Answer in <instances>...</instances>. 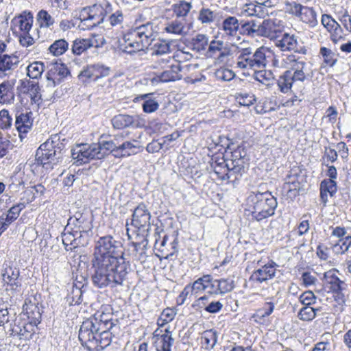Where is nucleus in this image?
<instances>
[{"mask_svg":"<svg viewBox=\"0 0 351 351\" xmlns=\"http://www.w3.org/2000/svg\"><path fill=\"white\" fill-rule=\"evenodd\" d=\"M324 282L326 285H330L329 289L332 292L341 291L343 286L345 285L344 282L341 280L333 271H328L324 274Z\"/></svg>","mask_w":351,"mask_h":351,"instance_id":"obj_35","label":"nucleus"},{"mask_svg":"<svg viewBox=\"0 0 351 351\" xmlns=\"http://www.w3.org/2000/svg\"><path fill=\"white\" fill-rule=\"evenodd\" d=\"M351 246V235L346 236L331 245L332 250L335 254H343L347 252Z\"/></svg>","mask_w":351,"mask_h":351,"instance_id":"obj_41","label":"nucleus"},{"mask_svg":"<svg viewBox=\"0 0 351 351\" xmlns=\"http://www.w3.org/2000/svg\"><path fill=\"white\" fill-rule=\"evenodd\" d=\"M93 284L98 288L122 285L130 271V263L123 256L121 243L111 235L96 242L91 260Z\"/></svg>","mask_w":351,"mask_h":351,"instance_id":"obj_1","label":"nucleus"},{"mask_svg":"<svg viewBox=\"0 0 351 351\" xmlns=\"http://www.w3.org/2000/svg\"><path fill=\"white\" fill-rule=\"evenodd\" d=\"M154 345L156 351H171V347L174 343V339L172 337L169 328H166L165 333L154 335Z\"/></svg>","mask_w":351,"mask_h":351,"instance_id":"obj_24","label":"nucleus"},{"mask_svg":"<svg viewBox=\"0 0 351 351\" xmlns=\"http://www.w3.org/2000/svg\"><path fill=\"white\" fill-rule=\"evenodd\" d=\"M25 208L24 203H19L12 206L8 211L5 219L7 222L11 224L14 222L20 215L21 212Z\"/></svg>","mask_w":351,"mask_h":351,"instance_id":"obj_48","label":"nucleus"},{"mask_svg":"<svg viewBox=\"0 0 351 351\" xmlns=\"http://www.w3.org/2000/svg\"><path fill=\"white\" fill-rule=\"evenodd\" d=\"M276 45L282 51H293L302 53H305L306 51L305 49L298 47L297 40L293 35L287 33L284 34L280 39L276 40Z\"/></svg>","mask_w":351,"mask_h":351,"instance_id":"obj_23","label":"nucleus"},{"mask_svg":"<svg viewBox=\"0 0 351 351\" xmlns=\"http://www.w3.org/2000/svg\"><path fill=\"white\" fill-rule=\"evenodd\" d=\"M217 341V332L213 330H205L201 337V343L208 350H212Z\"/></svg>","mask_w":351,"mask_h":351,"instance_id":"obj_39","label":"nucleus"},{"mask_svg":"<svg viewBox=\"0 0 351 351\" xmlns=\"http://www.w3.org/2000/svg\"><path fill=\"white\" fill-rule=\"evenodd\" d=\"M176 313L174 309L171 308H167L164 309L158 319V324L160 326L165 325L166 324L171 322L175 316Z\"/></svg>","mask_w":351,"mask_h":351,"instance_id":"obj_52","label":"nucleus"},{"mask_svg":"<svg viewBox=\"0 0 351 351\" xmlns=\"http://www.w3.org/2000/svg\"><path fill=\"white\" fill-rule=\"evenodd\" d=\"M223 306V304L220 301H212L204 307V311L211 314H215L220 312Z\"/></svg>","mask_w":351,"mask_h":351,"instance_id":"obj_63","label":"nucleus"},{"mask_svg":"<svg viewBox=\"0 0 351 351\" xmlns=\"http://www.w3.org/2000/svg\"><path fill=\"white\" fill-rule=\"evenodd\" d=\"M338 158L337 152L332 148L325 147L324 155L322 156V165L328 164V162H335Z\"/></svg>","mask_w":351,"mask_h":351,"instance_id":"obj_59","label":"nucleus"},{"mask_svg":"<svg viewBox=\"0 0 351 351\" xmlns=\"http://www.w3.org/2000/svg\"><path fill=\"white\" fill-rule=\"evenodd\" d=\"M151 214L145 204H139L134 210L131 225L136 228L132 244L135 250L144 252L148 244L149 231L150 230Z\"/></svg>","mask_w":351,"mask_h":351,"instance_id":"obj_6","label":"nucleus"},{"mask_svg":"<svg viewBox=\"0 0 351 351\" xmlns=\"http://www.w3.org/2000/svg\"><path fill=\"white\" fill-rule=\"evenodd\" d=\"M298 18L302 22H317L315 11L312 8L306 6H303L300 10Z\"/></svg>","mask_w":351,"mask_h":351,"instance_id":"obj_49","label":"nucleus"},{"mask_svg":"<svg viewBox=\"0 0 351 351\" xmlns=\"http://www.w3.org/2000/svg\"><path fill=\"white\" fill-rule=\"evenodd\" d=\"M172 61L173 60L169 54L156 56L154 61L153 67L155 69L161 68L162 69L169 66Z\"/></svg>","mask_w":351,"mask_h":351,"instance_id":"obj_56","label":"nucleus"},{"mask_svg":"<svg viewBox=\"0 0 351 351\" xmlns=\"http://www.w3.org/2000/svg\"><path fill=\"white\" fill-rule=\"evenodd\" d=\"M191 7V3L181 1L180 3L174 5L173 12L178 17L185 16Z\"/></svg>","mask_w":351,"mask_h":351,"instance_id":"obj_55","label":"nucleus"},{"mask_svg":"<svg viewBox=\"0 0 351 351\" xmlns=\"http://www.w3.org/2000/svg\"><path fill=\"white\" fill-rule=\"evenodd\" d=\"M45 66L41 62H34L27 67V75L32 79H38L44 71Z\"/></svg>","mask_w":351,"mask_h":351,"instance_id":"obj_46","label":"nucleus"},{"mask_svg":"<svg viewBox=\"0 0 351 351\" xmlns=\"http://www.w3.org/2000/svg\"><path fill=\"white\" fill-rule=\"evenodd\" d=\"M153 95V93L142 94L134 99L135 101H138L140 99L143 101L142 108L145 113H152L159 108L158 102L152 97Z\"/></svg>","mask_w":351,"mask_h":351,"instance_id":"obj_33","label":"nucleus"},{"mask_svg":"<svg viewBox=\"0 0 351 351\" xmlns=\"http://www.w3.org/2000/svg\"><path fill=\"white\" fill-rule=\"evenodd\" d=\"M271 51L267 47H261L253 51L250 47V55L252 61H256L254 66V71L265 69L268 62L267 58L270 57Z\"/></svg>","mask_w":351,"mask_h":351,"instance_id":"obj_21","label":"nucleus"},{"mask_svg":"<svg viewBox=\"0 0 351 351\" xmlns=\"http://www.w3.org/2000/svg\"><path fill=\"white\" fill-rule=\"evenodd\" d=\"M318 308H313L311 306H304L300 309L298 317L304 322L312 321L315 317Z\"/></svg>","mask_w":351,"mask_h":351,"instance_id":"obj_45","label":"nucleus"},{"mask_svg":"<svg viewBox=\"0 0 351 351\" xmlns=\"http://www.w3.org/2000/svg\"><path fill=\"white\" fill-rule=\"evenodd\" d=\"M38 305V301L34 295H31L25 300L23 311L31 326H37L40 322L41 313Z\"/></svg>","mask_w":351,"mask_h":351,"instance_id":"obj_16","label":"nucleus"},{"mask_svg":"<svg viewBox=\"0 0 351 351\" xmlns=\"http://www.w3.org/2000/svg\"><path fill=\"white\" fill-rule=\"evenodd\" d=\"M184 66L179 62L171 63L169 66L162 69L163 71L156 75L152 79L153 84L176 81L182 78L181 72Z\"/></svg>","mask_w":351,"mask_h":351,"instance_id":"obj_15","label":"nucleus"},{"mask_svg":"<svg viewBox=\"0 0 351 351\" xmlns=\"http://www.w3.org/2000/svg\"><path fill=\"white\" fill-rule=\"evenodd\" d=\"M19 276V269L16 267H8L2 274L3 281L9 285L13 290H17L21 287Z\"/></svg>","mask_w":351,"mask_h":351,"instance_id":"obj_29","label":"nucleus"},{"mask_svg":"<svg viewBox=\"0 0 351 351\" xmlns=\"http://www.w3.org/2000/svg\"><path fill=\"white\" fill-rule=\"evenodd\" d=\"M165 29L169 33L185 36L192 30V23H170Z\"/></svg>","mask_w":351,"mask_h":351,"instance_id":"obj_40","label":"nucleus"},{"mask_svg":"<svg viewBox=\"0 0 351 351\" xmlns=\"http://www.w3.org/2000/svg\"><path fill=\"white\" fill-rule=\"evenodd\" d=\"M328 32H330L331 40L337 43L343 38L346 34L340 23H322Z\"/></svg>","mask_w":351,"mask_h":351,"instance_id":"obj_42","label":"nucleus"},{"mask_svg":"<svg viewBox=\"0 0 351 351\" xmlns=\"http://www.w3.org/2000/svg\"><path fill=\"white\" fill-rule=\"evenodd\" d=\"M320 201L324 206L328 202V197H334L337 192V183L332 179H324L319 185Z\"/></svg>","mask_w":351,"mask_h":351,"instance_id":"obj_22","label":"nucleus"},{"mask_svg":"<svg viewBox=\"0 0 351 351\" xmlns=\"http://www.w3.org/2000/svg\"><path fill=\"white\" fill-rule=\"evenodd\" d=\"M14 34L19 38L23 47H29L34 43V37L38 34V27L32 29V23H14L11 27Z\"/></svg>","mask_w":351,"mask_h":351,"instance_id":"obj_12","label":"nucleus"},{"mask_svg":"<svg viewBox=\"0 0 351 351\" xmlns=\"http://www.w3.org/2000/svg\"><path fill=\"white\" fill-rule=\"evenodd\" d=\"M91 38H76L72 45V52L81 55L91 47L98 48L104 45L105 39L101 34H91Z\"/></svg>","mask_w":351,"mask_h":351,"instance_id":"obj_13","label":"nucleus"},{"mask_svg":"<svg viewBox=\"0 0 351 351\" xmlns=\"http://www.w3.org/2000/svg\"><path fill=\"white\" fill-rule=\"evenodd\" d=\"M150 24H143L124 36L123 51L132 54L151 46L150 53L153 56H162L171 53L169 42L164 40H154L152 38L153 33L149 27Z\"/></svg>","mask_w":351,"mask_h":351,"instance_id":"obj_3","label":"nucleus"},{"mask_svg":"<svg viewBox=\"0 0 351 351\" xmlns=\"http://www.w3.org/2000/svg\"><path fill=\"white\" fill-rule=\"evenodd\" d=\"M32 112L21 113L16 116L15 126L19 132L27 133L32 126Z\"/></svg>","mask_w":351,"mask_h":351,"instance_id":"obj_32","label":"nucleus"},{"mask_svg":"<svg viewBox=\"0 0 351 351\" xmlns=\"http://www.w3.org/2000/svg\"><path fill=\"white\" fill-rule=\"evenodd\" d=\"M84 285L80 282H74L69 290V293L66 297V302L69 305H78L82 302Z\"/></svg>","mask_w":351,"mask_h":351,"instance_id":"obj_28","label":"nucleus"},{"mask_svg":"<svg viewBox=\"0 0 351 351\" xmlns=\"http://www.w3.org/2000/svg\"><path fill=\"white\" fill-rule=\"evenodd\" d=\"M116 329H119L118 320L112 313L97 311L82 322L79 340L88 351H101L110 346Z\"/></svg>","mask_w":351,"mask_h":351,"instance_id":"obj_2","label":"nucleus"},{"mask_svg":"<svg viewBox=\"0 0 351 351\" xmlns=\"http://www.w3.org/2000/svg\"><path fill=\"white\" fill-rule=\"evenodd\" d=\"M242 28L250 36H261L271 39L276 38L280 32L276 23H242Z\"/></svg>","mask_w":351,"mask_h":351,"instance_id":"obj_11","label":"nucleus"},{"mask_svg":"<svg viewBox=\"0 0 351 351\" xmlns=\"http://www.w3.org/2000/svg\"><path fill=\"white\" fill-rule=\"evenodd\" d=\"M277 267L278 265L275 262L270 261L268 263L254 270L249 280L254 285L267 282L274 278Z\"/></svg>","mask_w":351,"mask_h":351,"instance_id":"obj_14","label":"nucleus"},{"mask_svg":"<svg viewBox=\"0 0 351 351\" xmlns=\"http://www.w3.org/2000/svg\"><path fill=\"white\" fill-rule=\"evenodd\" d=\"M301 280L302 281V285L306 287L315 285L317 281V278L315 274H312L309 271L304 272L302 274Z\"/></svg>","mask_w":351,"mask_h":351,"instance_id":"obj_61","label":"nucleus"},{"mask_svg":"<svg viewBox=\"0 0 351 351\" xmlns=\"http://www.w3.org/2000/svg\"><path fill=\"white\" fill-rule=\"evenodd\" d=\"M198 18L202 22H238L233 16L223 19L222 12L219 10L204 8L200 10Z\"/></svg>","mask_w":351,"mask_h":351,"instance_id":"obj_20","label":"nucleus"},{"mask_svg":"<svg viewBox=\"0 0 351 351\" xmlns=\"http://www.w3.org/2000/svg\"><path fill=\"white\" fill-rule=\"evenodd\" d=\"M221 25L223 30L226 36L229 37H236L239 38L238 36L239 23H219Z\"/></svg>","mask_w":351,"mask_h":351,"instance_id":"obj_57","label":"nucleus"},{"mask_svg":"<svg viewBox=\"0 0 351 351\" xmlns=\"http://www.w3.org/2000/svg\"><path fill=\"white\" fill-rule=\"evenodd\" d=\"M109 72V67L97 63L90 64L84 67L80 73V76L87 79L97 80L99 78L108 75Z\"/></svg>","mask_w":351,"mask_h":351,"instance_id":"obj_19","label":"nucleus"},{"mask_svg":"<svg viewBox=\"0 0 351 351\" xmlns=\"http://www.w3.org/2000/svg\"><path fill=\"white\" fill-rule=\"evenodd\" d=\"M178 235L175 232L165 234L162 239L158 234L155 235L154 250L156 255L160 259H168L178 252Z\"/></svg>","mask_w":351,"mask_h":351,"instance_id":"obj_9","label":"nucleus"},{"mask_svg":"<svg viewBox=\"0 0 351 351\" xmlns=\"http://www.w3.org/2000/svg\"><path fill=\"white\" fill-rule=\"evenodd\" d=\"M250 55V47H238L237 66L241 69L252 70L254 71L253 65L255 64L256 61H252Z\"/></svg>","mask_w":351,"mask_h":351,"instance_id":"obj_25","label":"nucleus"},{"mask_svg":"<svg viewBox=\"0 0 351 351\" xmlns=\"http://www.w3.org/2000/svg\"><path fill=\"white\" fill-rule=\"evenodd\" d=\"M138 116H130L128 114H119L114 116L112 120V124L114 128L121 130L130 126L134 125Z\"/></svg>","mask_w":351,"mask_h":351,"instance_id":"obj_30","label":"nucleus"},{"mask_svg":"<svg viewBox=\"0 0 351 351\" xmlns=\"http://www.w3.org/2000/svg\"><path fill=\"white\" fill-rule=\"evenodd\" d=\"M84 219L82 215H80V217L77 216L70 217L68 220L65 230L69 231V230L75 232L77 234H80V237H82V232H86V230L82 226Z\"/></svg>","mask_w":351,"mask_h":351,"instance_id":"obj_38","label":"nucleus"},{"mask_svg":"<svg viewBox=\"0 0 351 351\" xmlns=\"http://www.w3.org/2000/svg\"><path fill=\"white\" fill-rule=\"evenodd\" d=\"M49 71L50 72V75H54L60 77V82L69 73L68 69L64 64L57 62L51 66Z\"/></svg>","mask_w":351,"mask_h":351,"instance_id":"obj_53","label":"nucleus"},{"mask_svg":"<svg viewBox=\"0 0 351 351\" xmlns=\"http://www.w3.org/2000/svg\"><path fill=\"white\" fill-rule=\"evenodd\" d=\"M300 182L296 175L288 174L282 186L283 193L289 198L293 199L298 195Z\"/></svg>","mask_w":351,"mask_h":351,"instance_id":"obj_27","label":"nucleus"},{"mask_svg":"<svg viewBox=\"0 0 351 351\" xmlns=\"http://www.w3.org/2000/svg\"><path fill=\"white\" fill-rule=\"evenodd\" d=\"M223 43L221 40H212L207 51V56L210 58H217L219 61H223L228 55L226 50L223 49Z\"/></svg>","mask_w":351,"mask_h":351,"instance_id":"obj_31","label":"nucleus"},{"mask_svg":"<svg viewBox=\"0 0 351 351\" xmlns=\"http://www.w3.org/2000/svg\"><path fill=\"white\" fill-rule=\"evenodd\" d=\"M98 147L95 143L77 145L71 150L72 158L77 165L85 164L94 159L99 160Z\"/></svg>","mask_w":351,"mask_h":351,"instance_id":"obj_10","label":"nucleus"},{"mask_svg":"<svg viewBox=\"0 0 351 351\" xmlns=\"http://www.w3.org/2000/svg\"><path fill=\"white\" fill-rule=\"evenodd\" d=\"M106 12L104 8L99 5H93L91 7L84 8L80 12L78 19L81 22L86 21H95L96 22H104Z\"/></svg>","mask_w":351,"mask_h":351,"instance_id":"obj_18","label":"nucleus"},{"mask_svg":"<svg viewBox=\"0 0 351 351\" xmlns=\"http://www.w3.org/2000/svg\"><path fill=\"white\" fill-rule=\"evenodd\" d=\"M98 147L97 152L99 159L104 158L106 156L111 153L115 157V151L117 149V141H115V137L112 141H102L97 143Z\"/></svg>","mask_w":351,"mask_h":351,"instance_id":"obj_36","label":"nucleus"},{"mask_svg":"<svg viewBox=\"0 0 351 351\" xmlns=\"http://www.w3.org/2000/svg\"><path fill=\"white\" fill-rule=\"evenodd\" d=\"M275 304L273 302H266L264 306L253 315V318L257 322L261 323L264 318L269 316L274 311Z\"/></svg>","mask_w":351,"mask_h":351,"instance_id":"obj_44","label":"nucleus"},{"mask_svg":"<svg viewBox=\"0 0 351 351\" xmlns=\"http://www.w3.org/2000/svg\"><path fill=\"white\" fill-rule=\"evenodd\" d=\"M237 99L240 105L244 106H250L254 104L256 101L255 97L254 95L250 94H239L237 97Z\"/></svg>","mask_w":351,"mask_h":351,"instance_id":"obj_62","label":"nucleus"},{"mask_svg":"<svg viewBox=\"0 0 351 351\" xmlns=\"http://www.w3.org/2000/svg\"><path fill=\"white\" fill-rule=\"evenodd\" d=\"M69 44L64 39L56 40L49 47L50 53L53 56H58L63 54L68 49Z\"/></svg>","mask_w":351,"mask_h":351,"instance_id":"obj_47","label":"nucleus"},{"mask_svg":"<svg viewBox=\"0 0 351 351\" xmlns=\"http://www.w3.org/2000/svg\"><path fill=\"white\" fill-rule=\"evenodd\" d=\"M32 326L29 324H25L23 323L14 324L10 329V335L12 336H16L20 339H29L32 337V333L29 328Z\"/></svg>","mask_w":351,"mask_h":351,"instance_id":"obj_37","label":"nucleus"},{"mask_svg":"<svg viewBox=\"0 0 351 351\" xmlns=\"http://www.w3.org/2000/svg\"><path fill=\"white\" fill-rule=\"evenodd\" d=\"M247 160L244 147L238 146L230 153L226 152L222 158H216L211 165L213 175L219 180L234 182L241 176Z\"/></svg>","mask_w":351,"mask_h":351,"instance_id":"obj_4","label":"nucleus"},{"mask_svg":"<svg viewBox=\"0 0 351 351\" xmlns=\"http://www.w3.org/2000/svg\"><path fill=\"white\" fill-rule=\"evenodd\" d=\"M247 205L252 218L260 221L274 215L278 202L269 191L252 192L247 197Z\"/></svg>","mask_w":351,"mask_h":351,"instance_id":"obj_7","label":"nucleus"},{"mask_svg":"<svg viewBox=\"0 0 351 351\" xmlns=\"http://www.w3.org/2000/svg\"><path fill=\"white\" fill-rule=\"evenodd\" d=\"M15 82V80H10L0 84V104H11L14 101Z\"/></svg>","mask_w":351,"mask_h":351,"instance_id":"obj_26","label":"nucleus"},{"mask_svg":"<svg viewBox=\"0 0 351 351\" xmlns=\"http://www.w3.org/2000/svg\"><path fill=\"white\" fill-rule=\"evenodd\" d=\"M291 64L289 69L280 75L277 80L279 90L282 93H287L291 90L293 84L297 82H303L306 79L305 67L306 63L299 59L291 60Z\"/></svg>","mask_w":351,"mask_h":351,"instance_id":"obj_8","label":"nucleus"},{"mask_svg":"<svg viewBox=\"0 0 351 351\" xmlns=\"http://www.w3.org/2000/svg\"><path fill=\"white\" fill-rule=\"evenodd\" d=\"M12 118L7 110L3 109L0 111V128L8 130L12 125Z\"/></svg>","mask_w":351,"mask_h":351,"instance_id":"obj_58","label":"nucleus"},{"mask_svg":"<svg viewBox=\"0 0 351 351\" xmlns=\"http://www.w3.org/2000/svg\"><path fill=\"white\" fill-rule=\"evenodd\" d=\"M64 141L65 138H61L60 134H56L40 145L36 151V160L37 165L43 169V173H48L62 161Z\"/></svg>","mask_w":351,"mask_h":351,"instance_id":"obj_5","label":"nucleus"},{"mask_svg":"<svg viewBox=\"0 0 351 351\" xmlns=\"http://www.w3.org/2000/svg\"><path fill=\"white\" fill-rule=\"evenodd\" d=\"M315 300L314 293L311 291L304 292L299 297V301L303 306H311L315 303Z\"/></svg>","mask_w":351,"mask_h":351,"instance_id":"obj_60","label":"nucleus"},{"mask_svg":"<svg viewBox=\"0 0 351 351\" xmlns=\"http://www.w3.org/2000/svg\"><path fill=\"white\" fill-rule=\"evenodd\" d=\"M302 8L303 6L301 4L295 2L287 3L285 4V10L286 12L298 17L300 13V10H302Z\"/></svg>","mask_w":351,"mask_h":351,"instance_id":"obj_64","label":"nucleus"},{"mask_svg":"<svg viewBox=\"0 0 351 351\" xmlns=\"http://www.w3.org/2000/svg\"><path fill=\"white\" fill-rule=\"evenodd\" d=\"M125 136L116 135L115 141H117V149L115 151V158H126L137 153L136 149L140 147L137 140L125 141L121 143V139Z\"/></svg>","mask_w":351,"mask_h":351,"instance_id":"obj_17","label":"nucleus"},{"mask_svg":"<svg viewBox=\"0 0 351 351\" xmlns=\"http://www.w3.org/2000/svg\"><path fill=\"white\" fill-rule=\"evenodd\" d=\"M254 79L262 84H264L267 86L270 84V81L272 78V73L271 72H267L263 69H258L256 71H254Z\"/></svg>","mask_w":351,"mask_h":351,"instance_id":"obj_54","label":"nucleus"},{"mask_svg":"<svg viewBox=\"0 0 351 351\" xmlns=\"http://www.w3.org/2000/svg\"><path fill=\"white\" fill-rule=\"evenodd\" d=\"M218 280L220 295H224L232 291L235 287L234 281L232 278H221L218 279Z\"/></svg>","mask_w":351,"mask_h":351,"instance_id":"obj_51","label":"nucleus"},{"mask_svg":"<svg viewBox=\"0 0 351 351\" xmlns=\"http://www.w3.org/2000/svg\"><path fill=\"white\" fill-rule=\"evenodd\" d=\"M19 58L15 56L0 55V71L12 69L18 63Z\"/></svg>","mask_w":351,"mask_h":351,"instance_id":"obj_43","label":"nucleus"},{"mask_svg":"<svg viewBox=\"0 0 351 351\" xmlns=\"http://www.w3.org/2000/svg\"><path fill=\"white\" fill-rule=\"evenodd\" d=\"M319 53L322 56L324 63L330 66H333L337 62L335 53L327 47H322Z\"/></svg>","mask_w":351,"mask_h":351,"instance_id":"obj_50","label":"nucleus"},{"mask_svg":"<svg viewBox=\"0 0 351 351\" xmlns=\"http://www.w3.org/2000/svg\"><path fill=\"white\" fill-rule=\"evenodd\" d=\"M62 243L64 244L66 250H72L76 248L81 243L80 234H77L75 232L64 230L62 234Z\"/></svg>","mask_w":351,"mask_h":351,"instance_id":"obj_34","label":"nucleus"}]
</instances>
